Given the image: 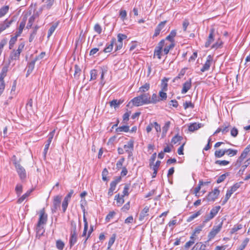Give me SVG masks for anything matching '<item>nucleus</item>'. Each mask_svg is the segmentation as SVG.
Wrapping results in <instances>:
<instances>
[{"instance_id": "10", "label": "nucleus", "mask_w": 250, "mask_h": 250, "mask_svg": "<svg viewBox=\"0 0 250 250\" xmlns=\"http://www.w3.org/2000/svg\"><path fill=\"white\" fill-rule=\"evenodd\" d=\"M55 0H42V3L41 8L40 9L39 13H41L43 9H49L53 5Z\"/></svg>"}, {"instance_id": "36", "label": "nucleus", "mask_w": 250, "mask_h": 250, "mask_svg": "<svg viewBox=\"0 0 250 250\" xmlns=\"http://www.w3.org/2000/svg\"><path fill=\"white\" fill-rule=\"evenodd\" d=\"M129 126L128 125H123L122 126H120L116 129V131L117 132H127L129 130Z\"/></svg>"}, {"instance_id": "27", "label": "nucleus", "mask_w": 250, "mask_h": 250, "mask_svg": "<svg viewBox=\"0 0 250 250\" xmlns=\"http://www.w3.org/2000/svg\"><path fill=\"white\" fill-rule=\"evenodd\" d=\"M33 189L28 190L25 194H24L18 200L17 203L19 204L21 203L27 197L30 195Z\"/></svg>"}, {"instance_id": "31", "label": "nucleus", "mask_w": 250, "mask_h": 250, "mask_svg": "<svg viewBox=\"0 0 250 250\" xmlns=\"http://www.w3.org/2000/svg\"><path fill=\"white\" fill-rule=\"evenodd\" d=\"M123 197V196L120 197L119 194L116 195L115 196V200L116 201L117 206L120 207L124 203Z\"/></svg>"}, {"instance_id": "23", "label": "nucleus", "mask_w": 250, "mask_h": 250, "mask_svg": "<svg viewBox=\"0 0 250 250\" xmlns=\"http://www.w3.org/2000/svg\"><path fill=\"white\" fill-rule=\"evenodd\" d=\"M201 127V124H197L196 123H194L190 124L188 126V130L189 131L193 132L195 130H196L200 128Z\"/></svg>"}, {"instance_id": "55", "label": "nucleus", "mask_w": 250, "mask_h": 250, "mask_svg": "<svg viewBox=\"0 0 250 250\" xmlns=\"http://www.w3.org/2000/svg\"><path fill=\"white\" fill-rule=\"evenodd\" d=\"M109 104L110 106L114 107L115 109L118 108L119 106V105L117 103V100H113L112 101L109 102Z\"/></svg>"}, {"instance_id": "63", "label": "nucleus", "mask_w": 250, "mask_h": 250, "mask_svg": "<svg viewBox=\"0 0 250 250\" xmlns=\"http://www.w3.org/2000/svg\"><path fill=\"white\" fill-rule=\"evenodd\" d=\"M229 125L228 124V125H224L222 127H221V130H222V132L223 134L228 132L229 131Z\"/></svg>"}, {"instance_id": "6", "label": "nucleus", "mask_w": 250, "mask_h": 250, "mask_svg": "<svg viewBox=\"0 0 250 250\" xmlns=\"http://www.w3.org/2000/svg\"><path fill=\"white\" fill-rule=\"evenodd\" d=\"M47 214L45 213L44 208L40 210L39 212V218L38 223L41 225H44L47 221Z\"/></svg>"}, {"instance_id": "2", "label": "nucleus", "mask_w": 250, "mask_h": 250, "mask_svg": "<svg viewBox=\"0 0 250 250\" xmlns=\"http://www.w3.org/2000/svg\"><path fill=\"white\" fill-rule=\"evenodd\" d=\"M241 183H237L232 186L231 188L227 190L225 199L222 201V205H225L229 199L232 194L236 191V190L240 187Z\"/></svg>"}, {"instance_id": "32", "label": "nucleus", "mask_w": 250, "mask_h": 250, "mask_svg": "<svg viewBox=\"0 0 250 250\" xmlns=\"http://www.w3.org/2000/svg\"><path fill=\"white\" fill-rule=\"evenodd\" d=\"M39 27L38 25L35 26V27L34 28L33 31L31 33L29 39V42H32L33 41V40L34 39V38L37 34V30L39 29Z\"/></svg>"}, {"instance_id": "15", "label": "nucleus", "mask_w": 250, "mask_h": 250, "mask_svg": "<svg viewBox=\"0 0 250 250\" xmlns=\"http://www.w3.org/2000/svg\"><path fill=\"white\" fill-rule=\"evenodd\" d=\"M250 151V144L244 149L240 156L239 157L237 162L241 163L243 160L247 157L248 154Z\"/></svg>"}, {"instance_id": "42", "label": "nucleus", "mask_w": 250, "mask_h": 250, "mask_svg": "<svg viewBox=\"0 0 250 250\" xmlns=\"http://www.w3.org/2000/svg\"><path fill=\"white\" fill-rule=\"evenodd\" d=\"M186 70V68L182 69L180 71V72L179 73L178 75L174 79L173 82H175L176 80H177L178 79H181V78H182L185 75V74Z\"/></svg>"}, {"instance_id": "64", "label": "nucleus", "mask_w": 250, "mask_h": 250, "mask_svg": "<svg viewBox=\"0 0 250 250\" xmlns=\"http://www.w3.org/2000/svg\"><path fill=\"white\" fill-rule=\"evenodd\" d=\"M174 47V45L173 44H171L169 45L166 46L164 49V52L165 54H168L169 51V50Z\"/></svg>"}, {"instance_id": "13", "label": "nucleus", "mask_w": 250, "mask_h": 250, "mask_svg": "<svg viewBox=\"0 0 250 250\" xmlns=\"http://www.w3.org/2000/svg\"><path fill=\"white\" fill-rule=\"evenodd\" d=\"M62 198L58 195L54 197L53 200V208L52 211L55 212L59 207L60 206Z\"/></svg>"}, {"instance_id": "17", "label": "nucleus", "mask_w": 250, "mask_h": 250, "mask_svg": "<svg viewBox=\"0 0 250 250\" xmlns=\"http://www.w3.org/2000/svg\"><path fill=\"white\" fill-rule=\"evenodd\" d=\"M191 87V79H189L188 81H186L183 85V88L181 91L182 94L186 93L188 90Z\"/></svg>"}, {"instance_id": "1", "label": "nucleus", "mask_w": 250, "mask_h": 250, "mask_svg": "<svg viewBox=\"0 0 250 250\" xmlns=\"http://www.w3.org/2000/svg\"><path fill=\"white\" fill-rule=\"evenodd\" d=\"M131 102L133 104L136 106H139L145 104H149V94L145 93L142 94L140 96L135 97L132 99Z\"/></svg>"}, {"instance_id": "62", "label": "nucleus", "mask_w": 250, "mask_h": 250, "mask_svg": "<svg viewBox=\"0 0 250 250\" xmlns=\"http://www.w3.org/2000/svg\"><path fill=\"white\" fill-rule=\"evenodd\" d=\"M238 129L235 127L232 128L230 130V134L233 137H236L238 135Z\"/></svg>"}, {"instance_id": "52", "label": "nucleus", "mask_w": 250, "mask_h": 250, "mask_svg": "<svg viewBox=\"0 0 250 250\" xmlns=\"http://www.w3.org/2000/svg\"><path fill=\"white\" fill-rule=\"evenodd\" d=\"M94 31L98 34H101L102 31V29L100 25L98 23H96L94 26Z\"/></svg>"}, {"instance_id": "21", "label": "nucleus", "mask_w": 250, "mask_h": 250, "mask_svg": "<svg viewBox=\"0 0 250 250\" xmlns=\"http://www.w3.org/2000/svg\"><path fill=\"white\" fill-rule=\"evenodd\" d=\"M115 42L116 39L115 38H113L110 42V43L107 45V46L105 48H104V49L103 50V52H104V53L110 52L113 49V44Z\"/></svg>"}, {"instance_id": "9", "label": "nucleus", "mask_w": 250, "mask_h": 250, "mask_svg": "<svg viewBox=\"0 0 250 250\" xmlns=\"http://www.w3.org/2000/svg\"><path fill=\"white\" fill-rule=\"evenodd\" d=\"M8 66H4L2 67L1 72L0 74V88L1 87V86H2V91H3L5 88V83L4 81V78L6 76Z\"/></svg>"}, {"instance_id": "43", "label": "nucleus", "mask_w": 250, "mask_h": 250, "mask_svg": "<svg viewBox=\"0 0 250 250\" xmlns=\"http://www.w3.org/2000/svg\"><path fill=\"white\" fill-rule=\"evenodd\" d=\"M159 99L160 101H165L167 98V94L166 92H164V91H160L159 93Z\"/></svg>"}, {"instance_id": "49", "label": "nucleus", "mask_w": 250, "mask_h": 250, "mask_svg": "<svg viewBox=\"0 0 250 250\" xmlns=\"http://www.w3.org/2000/svg\"><path fill=\"white\" fill-rule=\"evenodd\" d=\"M69 200L64 198V200L62 203V208L63 212H65L68 205Z\"/></svg>"}, {"instance_id": "37", "label": "nucleus", "mask_w": 250, "mask_h": 250, "mask_svg": "<svg viewBox=\"0 0 250 250\" xmlns=\"http://www.w3.org/2000/svg\"><path fill=\"white\" fill-rule=\"evenodd\" d=\"M9 6L7 5L4 6L0 9V18L4 16L9 10Z\"/></svg>"}, {"instance_id": "35", "label": "nucleus", "mask_w": 250, "mask_h": 250, "mask_svg": "<svg viewBox=\"0 0 250 250\" xmlns=\"http://www.w3.org/2000/svg\"><path fill=\"white\" fill-rule=\"evenodd\" d=\"M65 244L62 240L59 239L56 241V246L59 250H62Z\"/></svg>"}, {"instance_id": "40", "label": "nucleus", "mask_w": 250, "mask_h": 250, "mask_svg": "<svg viewBox=\"0 0 250 250\" xmlns=\"http://www.w3.org/2000/svg\"><path fill=\"white\" fill-rule=\"evenodd\" d=\"M201 212L200 210L198 211L197 212L193 213L191 215H190L188 219H187L188 222H190L192 220H193L194 219L196 218L197 216L200 215L201 214Z\"/></svg>"}, {"instance_id": "28", "label": "nucleus", "mask_w": 250, "mask_h": 250, "mask_svg": "<svg viewBox=\"0 0 250 250\" xmlns=\"http://www.w3.org/2000/svg\"><path fill=\"white\" fill-rule=\"evenodd\" d=\"M168 80V78H164L162 80V83L161 84V89L162 91H166L167 90V81Z\"/></svg>"}, {"instance_id": "19", "label": "nucleus", "mask_w": 250, "mask_h": 250, "mask_svg": "<svg viewBox=\"0 0 250 250\" xmlns=\"http://www.w3.org/2000/svg\"><path fill=\"white\" fill-rule=\"evenodd\" d=\"M26 18H23L22 21L20 22V26L18 29V31L16 32L17 36H19L22 33L23 28L25 27L26 24Z\"/></svg>"}, {"instance_id": "33", "label": "nucleus", "mask_w": 250, "mask_h": 250, "mask_svg": "<svg viewBox=\"0 0 250 250\" xmlns=\"http://www.w3.org/2000/svg\"><path fill=\"white\" fill-rule=\"evenodd\" d=\"M36 232L39 235H42L44 232V229L42 225L37 224L36 227Z\"/></svg>"}, {"instance_id": "18", "label": "nucleus", "mask_w": 250, "mask_h": 250, "mask_svg": "<svg viewBox=\"0 0 250 250\" xmlns=\"http://www.w3.org/2000/svg\"><path fill=\"white\" fill-rule=\"evenodd\" d=\"M149 210V207L148 206H146L141 211L139 219L140 221H143L145 217L148 215V212Z\"/></svg>"}, {"instance_id": "51", "label": "nucleus", "mask_w": 250, "mask_h": 250, "mask_svg": "<svg viewBox=\"0 0 250 250\" xmlns=\"http://www.w3.org/2000/svg\"><path fill=\"white\" fill-rule=\"evenodd\" d=\"M81 71V69L79 67V66L77 65L75 66V73H74V77L75 78H78L80 76V73Z\"/></svg>"}, {"instance_id": "39", "label": "nucleus", "mask_w": 250, "mask_h": 250, "mask_svg": "<svg viewBox=\"0 0 250 250\" xmlns=\"http://www.w3.org/2000/svg\"><path fill=\"white\" fill-rule=\"evenodd\" d=\"M116 187L114 183H110V188L108 192V196L109 197L113 195V191L115 190Z\"/></svg>"}, {"instance_id": "30", "label": "nucleus", "mask_w": 250, "mask_h": 250, "mask_svg": "<svg viewBox=\"0 0 250 250\" xmlns=\"http://www.w3.org/2000/svg\"><path fill=\"white\" fill-rule=\"evenodd\" d=\"M238 151L231 148L226 149V154L229 157H232L237 155Z\"/></svg>"}, {"instance_id": "50", "label": "nucleus", "mask_w": 250, "mask_h": 250, "mask_svg": "<svg viewBox=\"0 0 250 250\" xmlns=\"http://www.w3.org/2000/svg\"><path fill=\"white\" fill-rule=\"evenodd\" d=\"M170 122H167L165 124L164 126L163 127V134H166L168 131L169 126H170Z\"/></svg>"}, {"instance_id": "47", "label": "nucleus", "mask_w": 250, "mask_h": 250, "mask_svg": "<svg viewBox=\"0 0 250 250\" xmlns=\"http://www.w3.org/2000/svg\"><path fill=\"white\" fill-rule=\"evenodd\" d=\"M98 75V71L95 69H93L90 71V80H94L96 79Z\"/></svg>"}, {"instance_id": "59", "label": "nucleus", "mask_w": 250, "mask_h": 250, "mask_svg": "<svg viewBox=\"0 0 250 250\" xmlns=\"http://www.w3.org/2000/svg\"><path fill=\"white\" fill-rule=\"evenodd\" d=\"M127 38V36L123 34H118L117 35L118 42H122L123 40Z\"/></svg>"}, {"instance_id": "46", "label": "nucleus", "mask_w": 250, "mask_h": 250, "mask_svg": "<svg viewBox=\"0 0 250 250\" xmlns=\"http://www.w3.org/2000/svg\"><path fill=\"white\" fill-rule=\"evenodd\" d=\"M229 162L227 160H216L215 164L221 166H224L228 165Z\"/></svg>"}, {"instance_id": "41", "label": "nucleus", "mask_w": 250, "mask_h": 250, "mask_svg": "<svg viewBox=\"0 0 250 250\" xmlns=\"http://www.w3.org/2000/svg\"><path fill=\"white\" fill-rule=\"evenodd\" d=\"M21 52L17 50L14 51L11 54L10 57L12 60H16L18 59L20 55Z\"/></svg>"}, {"instance_id": "56", "label": "nucleus", "mask_w": 250, "mask_h": 250, "mask_svg": "<svg viewBox=\"0 0 250 250\" xmlns=\"http://www.w3.org/2000/svg\"><path fill=\"white\" fill-rule=\"evenodd\" d=\"M129 189V186L128 185H125L124 187L123 192V195L122 196L124 197L125 196H127L128 195V190Z\"/></svg>"}, {"instance_id": "58", "label": "nucleus", "mask_w": 250, "mask_h": 250, "mask_svg": "<svg viewBox=\"0 0 250 250\" xmlns=\"http://www.w3.org/2000/svg\"><path fill=\"white\" fill-rule=\"evenodd\" d=\"M22 187L21 185L18 184L16 187L15 190L17 194L20 195L22 192Z\"/></svg>"}, {"instance_id": "22", "label": "nucleus", "mask_w": 250, "mask_h": 250, "mask_svg": "<svg viewBox=\"0 0 250 250\" xmlns=\"http://www.w3.org/2000/svg\"><path fill=\"white\" fill-rule=\"evenodd\" d=\"M58 25H59V22L57 21V22L53 23L51 26V27H50V28L48 31V35H47L48 38H49L52 35L53 33L56 30V29L58 27Z\"/></svg>"}, {"instance_id": "60", "label": "nucleus", "mask_w": 250, "mask_h": 250, "mask_svg": "<svg viewBox=\"0 0 250 250\" xmlns=\"http://www.w3.org/2000/svg\"><path fill=\"white\" fill-rule=\"evenodd\" d=\"M183 106L185 109H187L188 107H190L191 108H193L194 107V104L190 102H186L185 103H184Z\"/></svg>"}, {"instance_id": "45", "label": "nucleus", "mask_w": 250, "mask_h": 250, "mask_svg": "<svg viewBox=\"0 0 250 250\" xmlns=\"http://www.w3.org/2000/svg\"><path fill=\"white\" fill-rule=\"evenodd\" d=\"M149 88V84L148 83H146L144 85H142L141 87H140V91L141 92H145L146 91H148Z\"/></svg>"}, {"instance_id": "7", "label": "nucleus", "mask_w": 250, "mask_h": 250, "mask_svg": "<svg viewBox=\"0 0 250 250\" xmlns=\"http://www.w3.org/2000/svg\"><path fill=\"white\" fill-rule=\"evenodd\" d=\"M220 193V190L218 188H215L212 191L210 192L206 199L208 202H213L217 198Z\"/></svg>"}, {"instance_id": "24", "label": "nucleus", "mask_w": 250, "mask_h": 250, "mask_svg": "<svg viewBox=\"0 0 250 250\" xmlns=\"http://www.w3.org/2000/svg\"><path fill=\"white\" fill-rule=\"evenodd\" d=\"M159 102H160V99L156 94H153L151 98L149 95V104H156Z\"/></svg>"}, {"instance_id": "20", "label": "nucleus", "mask_w": 250, "mask_h": 250, "mask_svg": "<svg viewBox=\"0 0 250 250\" xmlns=\"http://www.w3.org/2000/svg\"><path fill=\"white\" fill-rule=\"evenodd\" d=\"M206 245L202 242H198L190 250H206Z\"/></svg>"}, {"instance_id": "61", "label": "nucleus", "mask_w": 250, "mask_h": 250, "mask_svg": "<svg viewBox=\"0 0 250 250\" xmlns=\"http://www.w3.org/2000/svg\"><path fill=\"white\" fill-rule=\"evenodd\" d=\"M125 161V159L124 158H122L121 159H120L117 162V164H116V167H117V169H120L121 168V167H122L123 166V164L124 163Z\"/></svg>"}, {"instance_id": "53", "label": "nucleus", "mask_w": 250, "mask_h": 250, "mask_svg": "<svg viewBox=\"0 0 250 250\" xmlns=\"http://www.w3.org/2000/svg\"><path fill=\"white\" fill-rule=\"evenodd\" d=\"M227 175H228V173H225V174H222L221 175V176H220L217 179V181H216V182L219 184V183H220L221 182H222L223 181H224L225 180V179H226V176Z\"/></svg>"}, {"instance_id": "16", "label": "nucleus", "mask_w": 250, "mask_h": 250, "mask_svg": "<svg viewBox=\"0 0 250 250\" xmlns=\"http://www.w3.org/2000/svg\"><path fill=\"white\" fill-rule=\"evenodd\" d=\"M12 22V20L9 21L6 19L3 22L0 23V34L6 28H8Z\"/></svg>"}, {"instance_id": "54", "label": "nucleus", "mask_w": 250, "mask_h": 250, "mask_svg": "<svg viewBox=\"0 0 250 250\" xmlns=\"http://www.w3.org/2000/svg\"><path fill=\"white\" fill-rule=\"evenodd\" d=\"M223 42H222L219 39L215 43L213 44L211 47L212 48H215V49H217L218 48H220Z\"/></svg>"}, {"instance_id": "57", "label": "nucleus", "mask_w": 250, "mask_h": 250, "mask_svg": "<svg viewBox=\"0 0 250 250\" xmlns=\"http://www.w3.org/2000/svg\"><path fill=\"white\" fill-rule=\"evenodd\" d=\"M127 14L125 10H121L120 12V16L122 21H124L126 19Z\"/></svg>"}, {"instance_id": "34", "label": "nucleus", "mask_w": 250, "mask_h": 250, "mask_svg": "<svg viewBox=\"0 0 250 250\" xmlns=\"http://www.w3.org/2000/svg\"><path fill=\"white\" fill-rule=\"evenodd\" d=\"M116 239V234H113L112 236L110 237L108 243V247L106 250H112L111 249V247L114 244Z\"/></svg>"}, {"instance_id": "25", "label": "nucleus", "mask_w": 250, "mask_h": 250, "mask_svg": "<svg viewBox=\"0 0 250 250\" xmlns=\"http://www.w3.org/2000/svg\"><path fill=\"white\" fill-rule=\"evenodd\" d=\"M39 15L38 12H37V14H34L33 15H32L31 17H30L28 23L26 26V28L29 29L31 28L33 22L35 21V20L37 16H38Z\"/></svg>"}, {"instance_id": "8", "label": "nucleus", "mask_w": 250, "mask_h": 250, "mask_svg": "<svg viewBox=\"0 0 250 250\" xmlns=\"http://www.w3.org/2000/svg\"><path fill=\"white\" fill-rule=\"evenodd\" d=\"M77 237V234L76 231V225L75 224L71 231V237L69 241L70 247L73 246L74 244L76 242Z\"/></svg>"}, {"instance_id": "44", "label": "nucleus", "mask_w": 250, "mask_h": 250, "mask_svg": "<svg viewBox=\"0 0 250 250\" xmlns=\"http://www.w3.org/2000/svg\"><path fill=\"white\" fill-rule=\"evenodd\" d=\"M18 37V36H17V34H16V36L15 37H12L10 39V40L9 41V48L10 49H12L13 47L14 44L15 43V42H16V41L17 40Z\"/></svg>"}, {"instance_id": "14", "label": "nucleus", "mask_w": 250, "mask_h": 250, "mask_svg": "<svg viewBox=\"0 0 250 250\" xmlns=\"http://www.w3.org/2000/svg\"><path fill=\"white\" fill-rule=\"evenodd\" d=\"M215 32V29L214 28H211L209 31V34L208 39L207 41L205 43V47H208L210 44L214 41V33Z\"/></svg>"}, {"instance_id": "12", "label": "nucleus", "mask_w": 250, "mask_h": 250, "mask_svg": "<svg viewBox=\"0 0 250 250\" xmlns=\"http://www.w3.org/2000/svg\"><path fill=\"white\" fill-rule=\"evenodd\" d=\"M134 147V141L132 140H129L126 145H125L124 148L125 151L129 154V156H130L132 154V151Z\"/></svg>"}, {"instance_id": "38", "label": "nucleus", "mask_w": 250, "mask_h": 250, "mask_svg": "<svg viewBox=\"0 0 250 250\" xmlns=\"http://www.w3.org/2000/svg\"><path fill=\"white\" fill-rule=\"evenodd\" d=\"M176 35V32L175 30H172L169 35L166 37V39L172 42L173 41V38Z\"/></svg>"}, {"instance_id": "3", "label": "nucleus", "mask_w": 250, "mask_h": 250, "mask_svg": "<svg viewBox=\"0 0 250 250\" xmlns=\"http://www.w3.org/2000/svg\"><path fill=\"white\" fill-rule=\"evenodd\" d=\"M14 164L21 179H24L26 177V171L24 168L20 164L19 162L16 160L14 161Z\"/></svg>"}, {"instance_id": "5", "label": "nucleus", "mask_w": 250, "mask_h": 250, "mask_svg": "<svg viewBox=\"0 0 250 250\" xmlns=\"http://www.w3.org/2000/svg\"><path fill=\"white\" fill-rule=\"evenodd\" d=\"M222 227V223H221L217 226L213 227L211 230L208 234V241L213 239L216 235L220 231Z\"/></svg>"}, {"instance_id": "11", "label": "nucleus", "mask_w": 250, "mask_h": 250, "mask_svg": "<svg viewBox=\"0 0 250 250\" xmlns=\"http://www.w3.org/2000/svg\"><path fill=\"white\" fill-rule=\"evenodd\" d=\"M212 62V58L210 55H208L207 57V61L201 69V71L204 72L209 70L210 66Z\"/></svg>"}, {"instance_id": "29", "label": "nucleus", "mask_w": 250, "mask_h": 250, "mask_svg": "<svg viewBox=\"0 0 250 250\" xmlns=\"http://www.w3.org/2000/svg\"><path fill=\"white\" fill-rule=\"evenodd\" d=\"M226 154V149L216 150L214 152L216 158H221Z\"/></svg>"}, {"instance_id": "48", "label": "nucleus", "mask_w": 250, "mask_h": 250, "mask_svg": "<svg viewBox=\"0 0 250 250\" xmlns=\"http://www.w3.org/2000/svg\"><path fill=\"white\" fill-rule=\"evenodd\" d=\"M182 139L183 137L182 136L176 135L172 138L171 140V143L175 144L178 142L180 141Z\"/></svg>"}, {"instance_id": "4", "label": "nucleus", "mask_w": 250, "mask_h": 250, "mask_svg": "<svg viewBox=\"0 0 250 250\" xmlns=\"http://www.w3.org/2000/svg\"><path fill=\"white\" fill-rule=\"evenodd\" d=\"M221 207L220 206H216L210 210V213L208 214H206L205 216V220L204 222L206 223L209 221V220L213 219L218 213Z\"/></svg>"}, {"instance_id": "26", "label": "nucleus", "mask_w": 250, "mask_h": 250, "mask_svg": "<svg viewBox=\"0 0 250 250\" xmlns=\"http://www.w3.org/2000/svg\"><path fill=\"white\" fill-rule=\"evenodd\" d=\"M36 62V60H33L27 66V74L26 75H29L33 70L34 67H35V64Z\"/></svg>"}]
</instances>
